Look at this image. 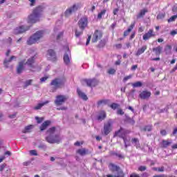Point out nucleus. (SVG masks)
<instances>
[{"instance_id":"69168bd1","label":"nucleus","mask_w":177,"mask_h":177,"mask_svg":"<svg viewBox=\"0 0 177 177\" xmlns=\"http://www.w3.org/2000/svg\"><path fill=\"white\" fill-rule=\"evenodd\" d=\"M115 26H117V23H113L111 25L112 30H114V28H115Z\"/></svg>"},{"instance_id":"2f4dec72","label":"nucleus","mask_w":177,"mask_h":177,"mask_svg":"<svg viewBox=\"0 0 177 177\" xmlns=\"http://www.w3.org/2000/svg\"><path fill=\"white\" fill-rule=\"evenodd\" d=\"M32 128H34L33 125H32V124L28 125L25 127L24 130L23 131V133H27L28 132H30V131H31V129H32Z\"/></svg>"},{"instance_id":"0eeeda50","label":"nucleus","mask_w":177,"mask_h":177,"mask_svg":"<svg viewBox=\"0 0 177 177\" xmlns=\"http://www.w3.org/2000/svg\"><path fill=\"white\" fill-rule=\"evenodd\" d=\"M82 85H87L89 88H93L99 84V80H97L96 78H92V79H83L82 80Z\"/></svg>"},{"instance_id":"f704fd0d","label":"nucleus","mask_w":177,"mask_h":177,"mask_svg":"<svg viewBox=\"0 0 177 177\" xmlns=\"http://www.w3.org/2000/svg\"><path fill=\"white\" fill-rule=\"evenodd\" d=\"M109 106L113 110H116V109H118V107H120V104H118L117 103H112L111 105H109Z\"/></svg>"},{"instance_id":"bb28decb","label":"nucleus","mask_w":177,"mask_h":177,"mask_svg":"<svg viewBox=\"0 0 177 177\" xmlns=\"http://www.w3.org/2000/svg\"><path fill=\"white\" fill-rule=\"evenodd\" d=\"M171 143L172 142L171 141H168L167 140H162L161 142V147H162L163 149H167V147H168L169 146H171Z\"/></svg>"},{"instance_id":"a19ab883","label":"nucleus","mask_w":177,"mask_h":177,"mask_svg":"<svg viewBox=\"0 0 177 177\" xmlns=\"http://www.w3.org/2000/svg\"><path fill=\"white\" fill-rule=\"evenodd\" d=\"M84 34V30L78 31L77 30H75V37L78 38L80 35H82Z\"/></svg>"},{"instance_id":"7ed1b4c3","label":"nucleus","mask_w":177,"mask_h":177,"mask_svg":"<svg viewBox=\"0 0 177 177\" xmlns=\"http://www.w3.org/2000/svg\"><path fill=\"white\" fill-rule=\"evenodd\" d=\"M55 132H56L55 127H52L46 131V133L47 136L46 137V140L48 143H50L51 145L60 143V136L58 134L55 135Z\"/></svg>"},{"instance_id":"5701e85b","label":"nucleus","mask_w":177,"mask_h":177,"mask_svg":"<svg viewBox=\"0 0 177 177\" xmlns=\"http://www.w3.org/2000/svg\"><path fill=\"white\" fill-rule=\"evenodd\" d=\"M153 52H155L156 56H160L162 52V46H158L152 49Z\"/></svg>"},{"instance_id":"a878e982","label":"nucleus","mask_w":177,"mask_h":177,"mask_svg":"<svg viewBox=\"0 0 177 177\" xmlns=\"http://www.w3.org/2000/svg\"><path fill=\"white\" fill-rule=\"evenodd\" d=\"M147 12H149L147 8H144V9L141 10L137 15V19H142V17H144L145 15H146V13H147Z\"/></svg>"},{"instance_id":"09e8293b","label":"nucleus","mask_w":177,"mask_h":177,"mask_svg":"<svg viewBox=\"0 0 177 177\" xmlns=\"http://www.w3.org/2000/svg\"><path fill=\"white\" fill-rule=\"evenodd\" d=\"M160 135H162V136H167V130L165 129L160 130Z\"/></svg>"},{"instance_id":"20e7f679","label":"nucleus","mask_w":177,"mask_h":177,"mask_svg":"<svg viewBox=\"0 0 177 177\" xmlns=\"http://www.w3.org/2000/svg\"><path fill=\"white\" fill-rule=\"evenodd\" d=\"M42 12H44V6H38L33 9L32 14L28 17V22L34 24L37 21H39L41 16H42Z\"/></svg>"},{"instance_id":"393cba45","label":"nucleus","mask_w":177,"mask_h":177,"mask_svg":"<svg viewBox=\"0 0 177 177\" xmlns=\"http://www.w3.org/2000/svg\"><path fill=\"white\" fill-rule=\"evenodd\" d=\"M106 117H107V114H106V111H101L97 119L98 120V121H103V120H104Z\"/></svg>"},{"instance_id":"3c124183","label":"nucleus","mask_w":177,"mask_h":177,"mask_svg":"<svg viewBox=\"0 0 177 177\" xmlns=\"http://www.w3.org/2000/svg\"><path fill=\"white\" fill-rule=\"evenodd\" d=\"M165 168L164 167V166H162L160 167H158V172H164V169Z\"/></svg>"},{"instance_id":"423d86ee","label":"nucleus","mask_w":177,"mask_h":177,"mask_svg":"<svg viewBox=\"0 0 177 177\" xmlns=\"http://www.w3.org/2000/svg\"><path fill=\"white\" fill-rule=\"evenodd\" d=\"M44 37V30L37 31L32 35L27 41L28 45H33V44H37L41 38Z\"/></svg>"},{"instance_id":"9d476101","label":"nucleus","mask_w":177,"mask_h":177,"mask_svg":"<svg viewBox=\"0 0 177 177\" xmlns=\"http://www.w3.org/2000/svg\"><path fill=\"white\" fill-rule=\"evenodd\" d=\"M77 24L80 30H82V31H84V30H85V28H86V27L88 26V17H82L79 20Z\"/></svg>"},{"instance_id":"a18cd8bd","label":"nucleus","mask_w":177,"mask_h":177,"mask_svg":"<svg viewBox=\"0 0 177 177\" xmlns=\"http://www.w3.org/2000/svg\"><path fill=\"white\" fill-rule=\"evenodd\" d=\"M146 169H147V167H146V166H140L138 167V171H140V172H143V171H146Z\"/></svg>"},{"instance_id":"9b49d317","label":"nucleus","mask_w":177,"mask_h":177,"mask_svg":"<svg viewBox=\"0 0 177 177\" xmlns=\"http://www.w3.org/2000/svg\"><path fill=\"white\" fill-rule=\"evenodd\" d=\"M102 37L103 32H102V30H95L93 35L92 42L95 44L97 42L99 39H102Z\"/></svg>"},{"instance_id":"39448f33","label":"nucleus","mask_w":177,"mask_h":177,"mask_svg":"<svg viewBox=\"0 0 177 177\" xmlns=\"http://www.w3.org/2000/svg\"><path fill=\"white\" fill-rule=\"evenodd\" d=\"M109 168L111 172H117L118 175L114 176L111 174H108L106 175V177H125V174H124V171L119 166L114 165V163H109Z\"/></svg>"},{"instance_id":"a211bd4d","label":"nucleus","mask_w":177,"mask_h":177,"mask_svg":"<svg viewBox=\"0 0 177 177\" xmlns=\"http://www.w3.org/2000/svg\"><path fill=\"white\" fill-rule=\"evenodd\" d=\"M48 55L50 56V59L53 62H56V53L55 50L50 49L48 50Z\"/></svg>"},{"instance_id":"49530a36","label":"nucleus","mask_w":177,"mask_h":177,"mask_svg":"<svg viewBox=\"0 0 177 177\" xmlns=\"http://www.w3.org/2000/svg\"><path fill=\"white\" fill-rule=\"evenodd\" d=\"M32 83V80H29L25 82V86L27 88V86H30L31 84Z\"/></svg>"},{"instance_id":"13d9d810","label":"nucleus","mask_w":177,"mask_h":177,"mask_svg":"<svg viewBox=\"0 0 177 177\" xmlns=\"http://www.w3.org/2000/svg\"><path fill=\"white\" fill-rule=\"evenodd\" d=\"M116 49H121V48H122V44H118L115 45Z\"/></svg>"},{"instance_id":"8fccbe9b","label":"nucleus","mask_w":177,"mask_h":177,"mask_svg":"<svg viewBox=\"0 0 177 177\" xmlns=\"http://www.w3.org/2000/svg\"><path fill=\"white\" fill-rule=\"evenodd\" d=\"M48 78H49L48 76H45V77H41V78L40 79V82H45V81H46V80H48Z\"/></svg>"},{"instance_id":"c03bdc74","label":"nucleus","mask_w":177,"mask_h":177,"mask_svg":"<svg viewBox=\"0 0 177 177\" xmlns=\"http://www.w3.org/2000/svg\"><path fill=\"white\" fill-rule=\"evenodd\" d=\"M35 120L37 122V124H41L44 121V118H39L38 116L35 117Z\"/></svg>"},{"instance_id":"5fc2aeb1","label":"nucleus","mask_w":177,"mask_h":177,"mask_svg":"<svg viewBox=\"0 0 177 177\" xmlns=\"http://www.w3.org/2000/svg\"><path fill=\"white\" fill-rule=\"evenodd\" d=\"M64 32H61L59 33V35L57 36V39H60V38H62V37H63Z\"/></svg>"},{"instance_id":"c9c22d12","label":"nucleus","mask_w":177,"mask_h":177,"mask_svg":"<svg viewBox=\"0 0 177 177\" xmlns=\"http://www.w3.org/2000/svg\"><path fill=\"white\" fill-rule=\"evenodd\" d=\"M115 69L113 68H110L108 71L107 73L108 74H109V75H114V74H115Z\"/></svg>"},{"instance_id":"6e6552de","label":"nucleus","mask_w":177,"mask_h":177,"mask_svg":"<svg viewBox=\"0 0 177 177\" xmlns=\"http://www.w3.org/2000/svg\"><path fill=\"white\" fill-rule=\"evenodd\" d=\"M111 131H113V121L111 120H109L106 123L104 124V135L107 136Z\"/></svg>"},{"instance_id":"e2e57ef3","label":"nucleus","mask_w":177,"mask_h":177,"mask_svg":"<svg viewBox=\"0 0 177 177\" xmlns=\"http://www.w3.org/2000/svg\"><path fill=\"white\" fill-rule=\"evenodd\" d=\"M115 66H120L121 64V60L118 59L115 62Z\"/></svg>"},{"instance_id":"f257e3e1","label":"nucleus","mask_w":177,"mask_h":177,"mask_svg":"<svg viewBox=\"0 0 177 177\" xmlns=\"http://www.w3.org/2000/svg\"><path fill=\"white\" fill-rule=\"evenodd\" d=\"M66 82H67V79L64 76L54 78L50 83V86H51L50 92H56L57 89L64 88Z\"/></svg>"},{"instance_id":"4be33fe9","label":"nucleus","mask_w":177,"mask_h":177,"mask_svg":"<svg viewBox=\"0 0 177 177\" xmlns=\"http://www.w3.org/2000/svg\"><path fill=\"white\" fill-rule=\"evenodd\" d=\"M147 50V46H142L141 48H138L136 53V56H140V55L145 53V51Z\"/></svg>"},{"instance_id":"6e6d98bb","label":"nucleus","mask_w":177,"mask_h":177,"mask_svg":"<svg viewBox=\"0 0 177 177\" xmlns=\"http://www.w3.org/2000/svg\"><path fill=\"white\" fill-rule=\"evenodd\" d=\"M81 145H84V142H80V141H77V142H75V144H74L75 146H81Z\"/></svg>"},{"instance_id":"6ab92c4d","label":"nucleus","mask_w":177,"mask_h":177,"mask_svg":"<svg viewBox=\"0 0 177 177\" xmlns=\"http://www.w3.org/2000/svg\"><path fill=\"white\" fill-rule=\"evenodd\" d=\"M77 93L80 99L85 101L88 100V96L85 95V93L81 91L80 88H77Z\"/></svg>"},{"instance_id":"774afa93","label":"nucleus","mask_w":177,"mask_h":177,"mask_svg":"<svg viewBox=\"0 0 177 177\" xmlns=\"http://www.w3.org/2000/svg\"><path fill=\"white\" fill-rule=\"evenodd\" d=\"M176 133H177V127L175 128V129H174V131H173V135H176Z\"/></svg>"},{"instance_id":"ea45409f","label":"nucleus","mask_w":177,"mask_h":177,"mask_svg":"<svg viewBox=\"0 0 177 177\" xmlns=\"http://www.w3.org/2000/svg\"><path fill=\"white\" fill-rule=\"evenodd\" d=\"M177 19V15L171 16L168 20V23H171V21H175Z\"/></svg>"},{"instance_id":"f3484780","label":"nucleus","mask_w":177,"mask_h":177,"mask_svg":"<svg viewBox=\"0 0 177 177\" xmlns=\"http://www.w3.org/2000/svg\"><path fill=\"white\" fill-rule=\"evenodd\" d=\"M50 124H52V121L50 120L44 121L39 127L40 131H45V129H46L50 125Z\"/></svg>"},{"instance_id":"bf43d9fd","label":"nucleus","mask_w":177,"mask_h":177,"mask_svg":"<svg viewBox=\"0 0 177 177\" xmlns=\"http://www.w3.org/2000/svg\"><path fill=\"white\" fill-rule=\"evenodd\" d=\"M118 114L120 115H124V111H122V109L118 110Z\"/></svg>"},{"instance_id":"37998d69","label":"nucleus","mask_w":177,"mask_h":177,"mask_svg":"<svg viewBox=\"0 0 177 177\" xmlns=\"http://www.w3.org/2000/svg\"><path fill=\"white\" fill-rule=\"evenodd\" d=\"M30 156H38V153L37 152V150L32 149L30 151Z\"/></svg>"},{"instance_id":"de8ad7c7","label":"nucleus","mask_w":177,"mask_h":177,"mask_svg":"<svg viewBox=\"0 0 177 177\" xmlns=\"http://www.w3.org/2000/svg\"><path fill=\"white\" fill-rule=\"evenodd\" d=\"M131 78H132V75L124 77L123 79V82H127V81H128V80H131Z\"/></svg>"},{"instance_id":"79ce46f5","label":"nucleus","mask_w":177,"mask_h":177,"mask_svg":"<svg viewBox=\"0 0 177 177\" xmlns=\"http://www.w3.org/2000/svg\"><path fill=\"white\" fill-rule=\"evenodd\" d=\"M131 142L132 143H138V147H140V144H139V139L136 138H132L131 139Z\"/></svg>"},{"instance_id":"4468645a","label":"nucleus","mask_w":177,"mask_h":177,"mask_svg":"<svg viewBox=\"0 0 177 177\" xmlns=\"http://www.w3.org/2000/svg\"><path fill=\"white\" fill-rule=\"evenodd\" d=\"M30 30V27L25 28L24 26H19L15 29V34H23V32H26V31H28Z\"/></svg>"},{"instance_id":"b1692460","label":"nucleus","mask_w":177,"mask_h":177,"mask_svg":"<svg viewBox=\"0 0 177 177\" xmlns=\"http://www.w3.org/2000/svg\"><path fill=\"white\" fill-rule=\"evenodd\" d=\"M134 27H135V22L131 24L129 26V28L124 32L123 36L128 37V35H129V32H131V31H132V30H133Z\"/></svg>"},{"instance_id":"473e14b6","label":"nucleus","mask_w":177,"mask_h":177,"mask_svg":"<svg viewBox=\"0 0 177 177\" xmlns=\"http://www.w3.org/2000/svg\"><path fill=\"white\" fill-rule=\"evenodd\" d=\"M106 12H107L106 10H102L100 13L97 15V19L100 20L104 15H106Z\"/></svg>"},{"instance_id":"f03ea898","label":"nucleus","mask_w":177,"mask_h":177,"mask_svg":"<svg viewBox=\"0 0 177 177\" xmlns=\"http://www.w3.org/2000/svg\"><path fill=\"white\" fill-rule=\"evenodd\" d=\"M35 63V57H31L30 58H29L27 62H26V59H24L22 61H21L19 63L18 66L17 67V74H21L23 73V71H24V66H26V64H27L30 68V71H31L32 73H34V68H35V66H34V64Z\"/></svg>"},{"instance_id":"680f3d73","label":"nucleus","mask_w":177,"mask_h":177,"mask_svg":"<svg viewBox=\"0 0 177 177\" xmlns=\"http://www.w3.org/2000/svg\"><path fill=\"white\" fill-rule=\"evenodd\" d=\"M138 68V65H133L131 66V70H133V71H135V70H136Z\"/></svg>"},{"instance_id":"412c9836","label":"nucleus","mask_w":177,"mask_h":177,"mask_svg":"<svg viewBox=\"0 0 177 177\" xmlns=\"http://www.w3.org/2000/svg\"><path fill=\"white\" fill-rule=\"evenodd\" d=\"M77 154H79L80 156H86L88 153H89V150L82 148V149H79L76 151Z\"/></svg>"},{"instance_id":"4c0bfd02","label":"nucleus","mask_w":177,"mask_h":177,"mask_svg":"<svg viewBox=\"0 0 177 177\" xmlns=\"http://www.w3.org/2000/svg\"><path fill=\"white\" fill-rule=\"evenodd\" d=\"M165 17V13H160L157 15L156 19L157 20H162Z\"/></svg>"},{"instance_id":"cd10ccee","label":"nucleus","mask_w":177,"mask_h":177,"mask_svg":"<svg viewBox=\"0 0 177 177\" xmlns=\"http://www.w3.org/2000/svg\"><path fill=\"white\" fill-rule=\"evenodd\" d=\"M48 103H49V101L48 100L42 103H39L34 107V110H41V109H42V107H44V106L46 104H48Z\"/></svg>"},{"instance_id":"f8f14e48","label":"nucleus","mask_w":177,"mask_h":177,"mask_svg":"<svg viewBox=\"0 0 177 177\" xmlns=\"http://www.w3.org/2000/svg\"><path fill=\"white\" fill-rule=\"evenodd\" d=\"M67 100V97L66 95H57L56 100H55V104L56 106H62Z\"/></svg>"},{"instance_id":"603ef678","label":"nucleus","mask_w":177,"mask_h":177,"mask_svg":"<svg viewBox=\"0 0 177 177\" xmlns=\"http://www.w3.org/2000/svg\"><path fill=\"white\" fill-rule=\"evenodd\" d=\"M92 38V36L89 35L87 38L86 42V45L88 46L89 45V42H91V39Z\"/></svg>"},{"instance_id":"7c9ffc66","label":"nucleus","mask_w":177,"mask_h":177,"mask_svg":"<svg viewBox=\"0 0 177 177\" xmlns=\"http://www.w3.org/2000/svg\"><path fill=\"white\" fill-rule=\"evenodd\" d=\"M64 62L65 64H70V57L68 56V53H65L64 55Z\"/></svg>"},{"instance_id":"052dcab7","label":"nucleus","mask_w":177,"mask_h":177,"mask_svg":"<svg viewBox=\"0 0 177 177\" xmlns=\"http://www.w3.org/2000/svg\"><path fill=\"white\" fill-rule=\"evenodd\" d=\"M118 10H120V9H118V8H115V9L113 10V15H117V13H118Z\"/></svg>"},{"instance_id":"58836bf2","label":"nucleus","mask_w":177,"mask_h":177,"mask_svg":"<svg viewBox=\"0 0 177 177\" xmlns=\"http://www.w3.org/2000/svg\"><path fill=\"white\" fill-rule=\"evenodd\" d=\"M151 129H153V128L151 127V126H145L144 128H143V131L145 132H150L151 131Z\"/></svg>"},{"instance_id":"0e129e2a","label":"nucleus","mask_w":177,"mask_h":177,"mask_svg":"<svg viewBox=\"0 0 177 177\" xmlns=\"http://www.w3.org/2000/svg\"><path fill=\"white\" fill-rule=\"evenodd\" d=\"M143 31H145L143 27L141 26L138 28V32H143Z\"/></svg>"},{"instance_id":"4d7b16f0","label":"nucleus","mask_w":177,"mask_h":177,"mask_svg":"<svg viewBox=\"0 0 177 177\" xmlns=\"http://www.w3.org/2000/svg\"><path fill=\"white\" fill-rule=\"evenodd\" d=\"M30 164H31V161H26V162H24L23 163V165H24V167H27V166L30 165Z\"/></svg>"},{"instance_id":"2eb2a0df","label":"nucleus","mask_w":177,"mask_h":177,"mask_svg":"<svg viewBox=\"0 0 177 177\" xmlns=\"http://www.w3.org/2000/svg\"><path fill=\"white\" fill-rule=\"evenodd\" d=\"M124 133H127V132H124V129L122 127H120L119 130L115 131L113 134V138H124Z\"/></svg>"},{"instance_id":"c756f323","label":"nucleus","mask_w":177,"mask_h":177,"mask_svg":"<svg viewBox=\"0 0 177 177\" xmlns=\"http://www.w3.org/2000/svg\"><path fill=\"white\" fill-rule=\"evenodd\" d=\"M110 103V100H101L97 102V106H102V104L106 105Z\"/></svg>"},{"instance_id":"864d4df0","label":"nucleus","mask_w":177,"mask_h":177,"mask_svg":"<svg viewBox=\"0 0 177 177\" xmlns=\"http://www.w3.org/2000/svg\"><path fill=\"white\" fill-rule=\"evenodd\" d=\"M5 167H6V164H3L1 165H0V171L2 172V171H3V169H5Z\"/></svg>"},{"instance_id":"1a4fd4ad","label":"nucleus","mask_w":177,"mask_h":177,"mask_svg":"<svg viewBox=\"0 0 177 177\" xmlns=\"http://www.w3.org/2000/svg\"><path fill=\"white\" fill-rule=\"evenodd\" d=\"M81 7L80 6V3L77 4H73V6H71V8H68L66 11H65V16L66 17H68V16L73 15V13L77 12V10H78V9H80Z\"/></svg>"},{"instance_id":"ddd939ff","label":"nucleus","mask_w":177,"mask_h":177,"mask_svg":"<svg viewBox=\"0 0 177 177\" xmlns=\"http://www.w3.org/2000/svg\"><path fill=\"white\" fill-rule=\"evenodd\" d=\"M153 37H156V32H154V30L153 29H149L147 32H146L143 36H142V39L144 41H149L150 38H153Z\"/></svg>"},{"instance_id":"aec40b11","label":"nucleus","mask_w":177,"mask_h":177,"mask_svg":"<svg viewBox=\"0 0 177 177\" xmlns=\"http://www.w3.org/2000/svg\"><path fill=\"white\" fill-rule=\"evenodd\" d=\"M16 59V56L15 55H12L9 59H4L3 61V66L4 67H6V68H9V64L10 63V62H12V60Z\"/></svg>"},{"instance_id":"338daca9","label":"nucleus","mask_w":177,"mask_h":177,"mask_svg":"<svg viewBox=\"0 0 177 177\" xmlns=\"http://www.w3.org/2000/svg\"><path fill=\"white\" fill-rule=\"evenodd\" d=\"M135 32H133L131 35V36H130V39H133V38H135Z\"/></svg>"},{"instance_id":"dca6fc26","label":"nucleus","mask_w":177,"mask_h":177,"mask_svg":"<svg viewBox=\"0 0 177 177\" xmlns=\"http://www.w3.org/2000/svg\"><path fill=\"white\" fill-rule=\"evenodd\" d=\"M140 99H149L151 96V93L150 91H144L139 95Z\"/></svg>"},{"instance_id":"c85d7f7f","label":"nucleus","mask_w":177,"mask_h":177,"mask_svg":"<svg viewBox=\"0 0 177 177\" xmlns=\"http://www.w3.org/2000/svg\"><path fill=\"white\" fill-rule=\"evenodd\" d=\"M172 50V46L171 45H166L165 47V55H171Z\"/></svg>"},{"instance_id":"72a5a7b5","label":"nucleus","mask_w":177,"mask_h":177,"mask_svg":"<svg viewBox=\"0 0 177 177\" xmlns=\"http://www.w3.org/2000/svg\"><path fill=\"white\" fill-rule=\"evenodd\" d=\"M111 156H115L116 157H118V158H124V156H122V154L117 152H111Z\"/></svg>"},{"instance_id":"e433bc0d","label":"nucleus","mask_w":177,"mask_h":177,"mask_svg":"<svg viewBox=\"0 0 177 177\" xmlns=\"http://www.w3.org/2000/svg\"><path fill=\"white\" fill-rule=\"evenodd\" d=\"M142 83L140 82H136L135 83L132 84V86H133V88H140V86H142Z\"/></svg>"}]
</instances>
